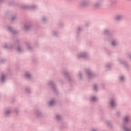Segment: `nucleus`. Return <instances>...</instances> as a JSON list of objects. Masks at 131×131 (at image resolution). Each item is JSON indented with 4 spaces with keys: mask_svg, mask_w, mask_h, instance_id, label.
Wrapping results in <instances>:
<instances>
[{
    "mask_svg": "<svg viewBox=\"0 0 131 131\" xmlns=\"http://www.w3.org/2000/svg\"><path fill=\"white\" fill-rule=\"evenodd\" d=\"M96 97H93V98H92V101H96Z\"/></svg>",
    "mask_w": 131,
    "mask_h": 131,
    "instance_id": "nucleus-5",
    "label": "nucleus"
},
{
    "mask_svg": "<svg viewBox=\"0 0 131 131\" xmlns=\"http://www.w3.org/2000/svg\"><path fill=\"white\" fill-rule=\"evenodd\" d=\"M94 89L96 90V86H94Z\"/></svg>",
    "mask_w": 131,
    "mask_h": 131,
    "instance_id": "nucleus-8",
    "label": "nucleus"
},
{
    "mask_svg": "<svg viewBox=\"0 0 131 131\" xmlns=\"http://www.w3.org/2000/svg\"><path fill=\"white\" fill-rule=\"evenodd\" d=\"M114 104V101H112L111 102V105L112 107H114V105H113Z\"/></svg>",
    "mask_w": 131,
    "mask_h": 131,
    "instance_id": "nucleus-2",
    "label": "nucleus"
},
{
    "mask_svg": "<svg viewBox=\"0 0 131 131\" xmlns=\"http://www.w3.org/2000/svg\"><path fill=\"white\" fill-rule=\"evenodd\" d=\"M112 45H113V46H114V42H113L112 43Z\"/></svg>",
    "mask_w": 131,
    "mask_h": 131,
    "instance_id": "nucleus-7",
    "label": "nucleus"
},
{
    "mask_svg": "<svg viewBox=\"0 0 131 131\" xmlns=\"http://www.w3.org/2000/svg\"><path fill=\"white\" fill-rule=\"evenodd\" d=\"M2 78H4V76L2 77Z\"/></svg>",
    "mask_w": 131,
    "mask_h": 131,
    "instance_id": "nucleus-9",
    "label": "nucleus"
},
{
    "mask_svg": "<svg viewBox=\"0 0 131 131\" xmlns=\"http://www.w3.org/2000/svg\"><path fill=\"white\" fill-rule=\"evenodd\" d=\"M57 118H59V117H58V116L57 117Z\"/></svg>",
    "mask_w": 131,
    "mask_h": 131,
    "instance_id": "nucleus-10",
    "label": "nucleus"
},
{
    "mask_svg": "<svg viewBox=\"0 0 131 131\" xmlns=\"http://www.w3.org/2000/svg\"><path fill=\"white\" fill-rule=\"evenodd\" d=\"M120 79H121V80H123V77H121V78H120Z\"/></svg>",
    "mask_w": 131,
    "mask_h": 131,
    "instance_id": "nucleus-6",
    "label": "nucleus"
},
{
    "mask_svg": "<svg viewBox=\"0 0 131 131\" xmlns=\"http://www.w3.org/2000/svg\"><path fill=\"white\" fill-rule=\"evenodd\" d=\"M116 19V20H119V19H121V16L119 15V16H117Z\"/></svg>",
    "mask_w": 131,
    "mask_h": 131,
    "instance_id": "nucleus-1",
    "label": "nucleus"
},
{
    "mask_svg": "<svg viewBox=\"0 0 131 131\" xmlns=\"http://www.w3.org/2000/svg\"><path fill=\"white\" fill-rule=\"evenodd\" d=\"M54 104V101H51L49 103L50 106H52Z\"/></svg>",
    "mask_w": 131,
    "mask_h": 131,
    "instance_id": "nucleus-3",
    "label": "nucleus"
},
{
    "mask_svg": "<svg viewBox=\"0 0 131 131\" xmlns=\"http://www.w3.org/2000/svg\"><path fill=\"white\" fill-rule=\"evenodd\" d=\"M128 119V117H126V118H125V121H127Z\"/></svg>",
    "mask_w": 131,
    "mask_h": 131,
    "instance_id": "nucleus-4",
    "label": "nucleus"
}]
</instances>
